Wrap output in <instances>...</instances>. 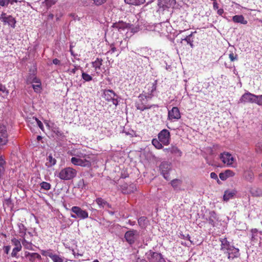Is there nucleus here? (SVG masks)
Instances as JSON below:
<instances>
[{"label":"nucleus","instance_id":"nucleus-30","mask_svg":"<svg viewBox=\"0 0 262 262\" xmlns=\"http://www.w3.org/2000/svg\"><path fill=\"white\" fill-rule=\"evenodd\" d=\"M23 238V239L22 240L21 243L23 246L27 249L32 250V244L31 242L27 241L25 238V237Z\"/></svg>","mask_w":262,"mask_h":262},{"label":"nucleus","instance_id":"nucleus-17","mask_svg":"<svg viewBox=\"0 0 262 262\" xmlns=\"http://www.w3.org/2000/svg\"><path fill=\"white\" fill-rule=\"evenodd\" d=\"M237 191L235 189L233 190H227L224 192V194L223 196L224 201L227 202L230 199H232L233 198L234 195L236 194Z\"/></svg>","mask_w":262,"mask_h":262},{"label":"nucleus","instance_id":"nucleus-27","mask_svg":"<svg viewBox=\"0 0 262 262\" xmlns=\"http://www.w3.org/2000/svg\"><path fill=\"white\" fill-rule=\"evenodd\" d=\"M103 60L101 58H97L96 60L92 62V66L95 70L100 69L102 64Z\"/></svg>","mask_w":262,"mask_h":262},{"label":"nucleus","instance_id":"nucleus-45","mask_svg":"<svg viewBox=\"0 0 262 262\" xmlns=\"http://www.w3.org/2000/svg\"><path fill=\"white\" fill-rule=\"evenodd\" d=\"M157 80L155 81L154 83H152L151 84V90H150V95H151L152 93L156 91V88H157Z\"/></svg>","mask_w":262,"mask_h":262},{"label":"nucleus","instance_id":"nucleus-28","mask_svg":"<svg viewBox=\"0 0 262 262\" xmlns=\"http://www.w3.org/2000/svg\"><path fill=\"white\" fill-rule=\"evenodd\" d=\"M124 1L125 3L128 4L140 5L143 4L145 0H124Z\"/></svg>","mask_w":262,"mask_h":262},{"label":"nucleus","instance_id":"nucleus-19","mask_svg":"<svg viewBox=\"0 0 262 262\" xmlns=\"http://www.w3.org/2000/svg\"><path fill=\"white\" fill-rule=\"evenodd\" d=\"M209 215L207 220L210 225L214 227L215 226V221L217 220L216 214L214 211H209Z\"/></svg>","mask_w":262,"mask_h":262},{"label":"nucleus","instance_id":"nucleus-38","mask_svg":"<svg viewBox=\"0 0 262 262\" xmlns=\"http://www.w3.org/2000/svg\"><path fill=\"white\" fill-rule=\"evenodd\" d=\"M52 260L53 262H63V258L59 255L53 254L51 257Z\"/></svg>","mask_w":262,"mask_h":262},{"label":"nucleus","instance_id":"nucleus-14","mask_svg":"<svg viewBox=\"0 0 262 262\" xmlns=\"http://www.w3.org/2000/svg\"><path fill=\"white\" fill-rule=\"evenodd\" d=\"M168 118L171 121L179 119L181 118V114L179 108L177 107H173L171 110L168 111Z\"/></svg>","mask_w":262,"mask_h":262},{"label":"nucleus","instance_id":"nucleus-51","mask_svg":"<svg viewBox=\"0 0 262 262\" xmlns=\"http://www.w3.org/2000/svg\"><path fill=\"white\" fill-rule=\"evenodd\" d=\"M254 174L252 172H248L246 176V179L249 181H251L253 179Z\"/></svg>","mask_w":262,"mask_h":262},{"label":"nucleus","instance_id":"nucleus-20","mask_svg":"<svg viewBox=\"0 0 262 262\" xmlns=\"http://www.w3.org/2000/svg\"><path fill=\"white\" fill-rule=\"evenodd\" d=\"M3 22L5 24H8L13 28H14L15 27V19L11 15H8L6 17L4 18V19L3 21Z\"/></svg>","mask_w":262,"mask_h":262},{"label":"nucleus","instance_id":"nucleus-50","mask_svg":"<svg viewBox=\"0 0 262 262\" xmlns=\"http://www.w3.org/2000/svg\"><path fill=\"white\" fill-rule=\"evenodd\" d=\"M96 5L99 6L103 4L106 2V0H92Z\"/></svg>","mask_w":262,"mask_h":262},{"label":"nucleus","instance_id":"nucleus-16","mask_svg":"<svg viewBox=\"0 0 262 262\" xmlns=\"http://www.w3.org/2000/svg\"><path fill=\"white\" fill-rule=\"evenodd\" d=\"M220 242H221V249L224 251L225 253H227L231 250V248L233 246H231L229 242L227 240L226 238H220Z\"/></svg>","mask_w":262,"mask_h":262},{"label":"nucleus","instance_id":"nucleus-22","mask_svg":"<svg viewBox=\"0 0 262 262\" xmlns=\"http://www.w3.org/2000/svg\"><path fill=\"white\" fill-rule=\"evenodd\" d=\"M136 190V188L134 184L126 186L125 185L122 187V192L125 194H129L134 192Z\"/></svg>","mask_w":262,"mask_h":262},{"label":"nucleus","instance_id":"nucleus-49","mask_svg":"<svg viewBox=\"0 0 262 262\" xmlns=\"http://www.w3.org/2000/svg\"><path fill=\"white\" fill-rule=\"evenodd\" d=\"M257 152H262V142L258 143L256 145Z\"/></svg>","mask_w":262,"mask_h":262},{"label":"nucleus","instance_id":"nucleus-62","mask_svg":"<svg viewBox=\"0 0 262 262\" xmlns=\"http://www.w3.org/2000/svg\"><path fill=\"white\" fill-rule=\"evenodd\" d=\"M224 13V10L223 9H220L217 10V14L220 15H222Z\"/></svg>","mask_w":262,"mask_h":262},{"label":"nucleus","instance_id":"nucleus-58","mask_svg":"<svg viewBox=\"0 0 262 262\" xmlns=\"http://www.w3.org/2000/svg\"><path fill=\"white\" fill-rule=\"evenodd\" d=\"M53 63L56 65L60 64V61L57 58H55L53 60Z\"/></svg>","mask_w":262,"mask_h":262},{"label":"nucleus","instance_id":"nucleus-26","mask_svg":"<svg viewBox=\"0 0 262 262\" xmlns=\"http://www.w3.org/2000/svg\"><path fill=\"white\" fill-rule=\"evenodd\" d=\"M18 227L19 229V233H20V236L21 237H25V235L26 234L27 229L24 224L21 223L18 224Z\"/></svg>","mask_w":262,"mask_h":262},{"label":"nucleus","instance_id":"nucleus-25","mask_svg":"<svg viewBox=\"0 0 262 262\" xmlns=\"http://www.w3.org/2000/svg\"><path fill=\"white\" fill-rule=\"evenodd\" d=\"M77 186L79 188L87 190L88 189V183L82 179L78 181Z\"/></svg>","mask_w":262,"mask_h":262},{"label":"nucleus","instance_id":"nucleus-9","mask_svg":"<svg viewBox=\"0 0 262 262\" xmlns=\"http://www.w3.org/2000/svg\"><path fill=\"white\" fill-rule=\"evenodd\" d=\"M116 94L112 90H104L103 91V97L107 101H112L113 104L117 105L118 103V101L117 98H115Z\"/></svg>","mask_w":262,"mask_h":262},{"label":"nucleus","instance_id":"nucleus-64","mask_svg":"<svg viewBox=\"0 0 262 262\" xmlns=\"http://www.w3.org/2000/svg\"><path fill=\"white\" fill-rule=\"evenodd\" d=\"M79 67H75V68L74 69H73L71 71V72H72V73L73 74H75L76 71L78 70V68H79Z\"/></svg>","mask_w":262,"mask_h":262},{"label":"nucleus","instance_id":"nucleus-1","mask_svg":"<svg viewBox=\"0 0 262 262\" xmlns=\"http://www.w3.org/2000/svg\"><path fill=\"white\" fill-rule=\"evenodd\" d=\"M239 102L244 103H255L259 105H262V95L257 96L247 92L242 95Z\"/></svg>","mask_w":262,"mask_h":262},{"label":"nucleus","instance_id":"nucleus-60","mask_svg":"<svg viewBox=\"0 0 262 262\" xmlns=\"http://www.w3.org/2000/svg\"><path fill=\"white\" fill-rule=\"evenodd\" d=\"M167 1H168L170 3V6H173L176 3V0H166Z\"/></svg>","mask_w":262,"mask_h":262},{"label":"nucleus","instance_id":"nucleus-48","mask_svg":"<svg viewBox=\"0 0 262 262\" xmlns=\"http://www.w3.org/2000/svg\"><path fill=\"white\" fill-rule=\"evenodd\" d=\"M53 131L58 136H62L63 133L59 130L58 128L54 127L53 129Z\"/></svg>","mask_w":262,"mask_h":262},{"label":"nucleus","instance_id":"nucleus-3","mask_svg":"<svg viewBox=\"0 0 262 262\" xmlns=\"http://www.w3.org/2000/svg\"><path fill=\"white\" fill-rule=\"evenodd\" d=\"M71 211L75 213V214H71V217L74 219L79 218L81 220H84L89 217L88 212L78 206L72 207Z\"/></svg>","mask_w":262,"mask_h":262},{"label":"nucleus","instance_id":"nucleus-56","mask_svg":"<svg viewBox=\"0 0 262 262\" xmlns=\"http://www.w3.org/2000/svg\"><path fill=\"white\" fill-rule=\"evenodd\" d=\"M74 155L75 156L74 157H77V158H84V156H85V155H83V154L82 153H78V152H77L76 154H74Z\"/></svg>","mask_w":262,"mask_h":262},{"label":"nucleus","instance_id":"nucleus-59","mask_svg":"<svg viewBox=\"0 0 262 262\" xmlns=\"http://www.w3.org/2000/svg\"><path fill=\"white\" fill-rule=\"evenodd\" d=\"M7 16L6 15V13L5 12H2L1 16H0V20L3 21L4 19V18L6 17Z\"/></svg>","mask_w":262,"mask_h":262},{"label":"nucleus","instance_id":"nucleus-5","mask_svg":"<svg viewBox=\"0 0 262 262\" xmlns=\"http://www.w3.org/2000/svg\"><path fill=\"white\" fill-rule=\"evenodd\" d=\"M159 167L163 177L167 180H169V171L171 169V163L166 161L162 162Z\"/></svg>","mask_w":262,"mask_h":262},{"label":"nucleus","instance_id":"nucleus-42","mask_svg":"<svg viewBox=\"0 0 262 262\" xmlns=\"http://www.w3.org/2000/svg\"><path fill=\"white\" fill-rule=\"evenodd\" d=\"M21 249L14 248L12 250V253H11V256L14 257H18L17 256V253L21 251Z\"/></svg>","mask_w":262,"mask_h":262},{"label":"nucleus","instance_id":"nucleus-43","mask_svg":"<svg viewBox=\"0 0 262 262\" xmlns=\"http://www.w3.org/2000/svg\"><path fill=\"white\" fill-rule=\"evenodd\" d=\"M257 232H258V231L256 229H251V232L252 233L251 240H254V239H256Z\"/></svg>","mask_w":262,"mask_h":262},{"label":"nucleus","instance_id":"nucleus-21","mask_svg":"<svg viewBox=\"0 0 262 262\" xmlns=\"http://www.w3.org/2000/svg\"><path fill=\"white\" fill-rule=\"evenodd\" d=\"M234 174V172L232 170H226L224 172H221L219 174V177L222 181H225L228 178L233 176Z\"/></svg>","mask_w":262,"mask_h":262},{"label":"nucleus","instance_id":"nucleus-15","mask_svg":"<svg viewBox=\"0 0 262 262\" xmlns=\"http://www.w3.org/2000/svg\"><path fill=\"white\" fill-rule=\"evenodd\" d=\"M95 202L98 205L100 209L106 210L108 208H112L111 205L102 198L99 197L96 198Z\"/></svg>","mask_w":262,"mask_h":262},{"label":"nucleus","instance_id":"nucleus-23","mask_svg":"<svg viewBox=\"0 0 262 262\" xmlns=\"http://www.w3.org/2000/svg\"><path fill=\"white\" fill-rule=\"evenodd\" d=\"M232 20L234 23H241L246 25L247 21L245 19L244 17L242 15H236L232 17Z\"/></svg>","mask_w":262,"mask_h":262},{"label":"nucleus","instance_id":"nucleus-54","mask_svg":"<svg viewBox=\"0 0 262 262\" xmlns=\"http://www.w3.org/2000/svg\"><path fill=\"white\" fill-rule=\"evenodd\" d=\"M6 164V161L3 156L0 157V167L5 166Z\"/></svg>","mask_w":262,"mask_h":262},{"label":"nucleus","instance_id":"nucleus-6","mask_svg":"<svg viewBox=\"0 0 262 262\" xmlns=\"http://www.w3.org/2000/svg\"><path fill=\"white\" fill-rule=\"evenodd\" d=\"M147 258L150 262H164L165 260L162 255L158 252H153L151 250L146 253Z\"/></svg>","mask_w":262,"mask_h":262},{"label":"nucleus","instance_id":"nucleus-12","mask_svg":"<svg viewBox=\"0 0 262 262\" xmlns=\"http://www.w3.org/2000/svg\"><path fill=\"white\" fill-rule=\"evenodd\" d=\"M71 162L73 164L77 166L87 167H90L91 166V162L90 161L77 157H72Z\"/></svg>","mask_w":262,"mask_h":262},{"label":"nucleus","instance_id":"nucleus-61","mask_svg":"<svg viewBox=\"0 0 262 262\" xmlns=\"http://www.w3.org/2000/svg\"><path fill=\"white\" fill-rule=\"evenodd\" d=\"M5 171V166H1L0 167V174L3 175Z\"/></svg>","mask_w":262,"mask_h":262},{"label":"nucleus","instance_id":"nucleus-63","mask_svg":"<svg viewBox=\"0 0 262 262\" xmlns=\"http://www.w3.org/2000/svg\"><path fill=\"white\" fill-rule=\"evenodd\" d=\"M163 151L167 154L170 153V147L164 148Z\"/></svg>","mask_w":262,"mask_h":262},{"label":"nucleus","instance_id":"nucleus-47","mask_svg":"<svg viewBox=\"0 0 262 262\" xmlns=\"http://www.w3.org/2000/svg\"><path fill=\"white\" fill-rule=\"evenodd\" d=\"M33 119H34V120H35V121L36 122V123H37V125H38V127H39L40 129H43V124L42 123V122H41L40 120H38L37 118H36V117H33Z\"/></svg>","mask_w":262,"mask_h":262},{"label":"nucleus","instance_id":"nucleus-57","mask_svg":"<svg viewBox=\"0 0 262 262\" xmlns=\"http://www.w3.org/2000/svg\"><path fill=\"white\" fill-rule=\"evenodd\" d=\"M11 249L10 246H6L4 247V250L6 254H8Z\"/></svg>","mask_w":262,"mask_h":262},{"label":"nucleus","instance_id":"nucleus-7","mask_svg":"<svg viewBox=\"0 0 262 262\" xmlns=\"http://www.w3.org/2000/svg\"><path fill=\"white\" fill-rule=\"evenodd\" d=\"M159 141L165 145H168L170 143V132L166 129L162 130L158 135Z\"/></svg>","mask_w":262,"mask_h":262},{"label":"nucleus","instance_id":"nucleus-41","mask_svg":"<svg viewBox=\"0 0 262 262\" xmlns=\"http://www.w3.org/2000/svg\"><path fill=\"white\" fill-rule=\"evenodd\" d=\"M182 40H184V41H186L187 44H189L192 48H193V47H194V45L193 43V40L191 38L186 36L184 39H182Z\"/></svg>","mask_w":262,"mask_h":262},{"label":"nucleus","instance_id":"nucleus-53","mask_svg":"<svg viewBox=\"0 0 262 262\" xmlns=\"http://www.w3.org/2000/svg\"><path fill=\"white\" fill-rule=\"evenodd\" d=\"M210 177H211V178H212L213 179L217 180V182L219 183L220 181L218 179V177H217V174L215 172H212L210 173Z\"/></svg>","mask_w":262,"mask_h":262},{"label":"nucleus","instance_id":"nucleus-33","mask_svg":"<svg viewBox=\"0 0 262 262\" xmlns=\"http://www.w3.org/2000/svg\"><path fill=\"white\" fill-rule=\"evenodd\" d=\"M11 242L13 244V245L15 246L14 248L21 249L22 246L19 240L17 239L16 238H13L11 239Z\"/></svg>","mask_w":262,"mask_h":262},{"label":"nucleus","instance_id":"nucleus-36","mask_svg":"<svg viewBox=\"0 0 262 262\" xmlns=\"http://www.w3.org/2000/svg\"><path fill=\"white\" fill-rule=\"evenodd\" d=\"M33 82L37 83V84H33L32 87L35 92H38L40 88V82L38 81L36 77L33 78Z\"/></svg>","mask_w":262,"mask_h":262},{"label":"nucleus","instance_id":"nucleus-32","mask_svg":"<svg viewBox=\"0 0 262 262\" xmlns=\"http://www.w3.org/2000/svg\"><path fill=\"white\" fill-rule=\"evenodd\" d=\"M147 218L145 216H141L140 217L138 220V224L141 228H145L146 226V222Z\"/></svg>","mask_w":262,"mask_h":262},{"label":"nucleus","instance_id":"nucleus-11","mask_svg":"<svg viewBox=\"0 0 262 262\" xmlns=\"http://www.w3.org/2000/svg\"><path fill=\"white\" fill-rule=\"evenodd\" d=\"M8 141V133L6 127L4 125L0 126V149L3 146L7 144Z\"/></svg>","mask_w":262,"mask_h":262},{"label":"nucleus","instance_id":"nucleus-18","mask_svg":"<svg viewBox=\"0 0 262 262\" xmlns=\"http://www.w3.org/2000/svg\"><path fill=\"white\" fill-rule=\"evenodd\" d=\"M228 258L229 259H233L234 257H237L239 255V249L234 247L231 248V250L227 252Z\"/></svg>","mask_w":262,"mask_h":262},{"label":"nucleus","instance_id":"nucleus-44","mask_svg":"<svg viewBox=\"0 0 262 262\" xmlns=\"http://www.w3.org/2000/svg\"><path fill=\"white\" fill-rule=\"evenodd\" d=\"M28 256H30L31 258H36L38 259H41V256L37 253H28Z\"/></svg>","mask_w":262,"mask_h":262},{"label":"nucleus","instance_id":"nucleus-55","mask_svg":"<svg viewBox=\"0 0 262 262\" xmlns=\"http://www.w3.org/2000/svg\"><path fill=\"white\" fill-rule=\"evenodd\" d=\"M237 56H234L233 53H230L229 55V57L231 61H233L234 60L237 59Z\"/></svg>","mask_w":262,"mask_h":262},{"label":"nucleus","instance_id":"nucleus-34","mask_svg":"<svg viewBox=\"0 0 262 262\" xmlns=\"http://www.w3.org/2000/svg\"><path fill=\"white\" fill-rule=\"evenodd\" d=\"M41 189L49 190L51 189V185L50 183L46 182H42L40 184Z\"/></svg>","mask_w":262,"mask_h":262},{"label":"nucleus","instance_id":"nucleus-37","mask_svg":"<svg viewBox=\"0 0 262 262\" xmlns=\"http://www.w3.org/2000/svg\"><path fill=\"white\" fill-rule=\"evenodd\" d=\"M170 183L174 188H177L181 184V181L179 179H174L172 180Z\"/></svg>","mask_w":262,"mask_h":262},{"label":"nucleus","instance_id":"nucleus-4","mask_svg":"<svg viewBox=\"0 0 262 262\" xmlns=\"http://www.w3.org/2000/svg\"><path fill=\"white\" fill-rule=\"evenodd\" d=\"M220 158L222 162L228 166L234 167L233 164L235 162V159L228 152H224L220 154Z\"/></svg>","mask_w":262,"mask_h":262},{"label":"nucleus","instance_id":"nucleus-35","mask_svg":"<svg viewBox=\"0 0 262 262\" xmlns=\"http://www.w3.org/2000/svg\"><path fill=\"white\" fill-rule=\"evenodd\" d=\"M170 154L178 155L179 156H181L182 152L178 148V147L176 146H171L170 147Z\"/></svg>","mask_w":262,"mask_h":262},{"label":"nucleus","instance_id":"nucleus-10","mask_svg":"<svg viewBox=\"0 0 262 262\" xmlns=\"http://www.w3.org/2000/svg\"><path fill=\"white\" fill-rule=\"evenodd\" d=\"M146 98V96H144L143 95H140L139 96V101L136 102L135 106L137 110H139L141 111H143L146 110L150 109L154 106H156V105L155 104L152 105H146L143 101H145V99Z\"/></svg>","mask_w":262,"mask_h":262},{"label":"nucleus","instance_id":"nucleus-52","mask_svg":"<svg viewBox=\"0 0 262 262\" xmlns=\"http://www.w3.org/2000/svg\"><path fill=\"white\" fill-rule=\"evenodd\" d=\"M8 0H0V6L2 7L7 6L9 4Z\"/></svg>","mask_w":262,"mask_h":262},{"label":"nucleus","instance_id":"nucleus-24","mask_svg":"<svg viewBox=\"0 0 262 262\" xmlns=\"http://www.w3.org/2000/svg\"><path fill=\"white\" fill-rule=\"evenodd\" d=\"M47 162H46V166L48 167H52L56 163V160L55 158L50 155L47 158Z\"/></svg>","mask_w":262,"mask_h":262},{"label":"nucleus","instance_id":"nucleus-39","mask_svg":"<svg viewBox=\"0 0 262 262\" xmlns=\"http://www.w3.org/2000/svg\"><path fill=\"white\" fill-rule=\"evenodd\" d=\"M41 254L45 256H49L51 258L53 253L52 252V250L49 249L47 250H41Z\"/></svg>","mask_w":262,"mask_h":262},{"label":"nucleus","instance_id":"nucleus-13","mask_svg":"<svg viewBox=\"0 0 262 262\" xmlns=\"http://www.w3.org/2000/svg\"><path fill=\"white\" fill-rule=\"evenodd\" d=\"M132 25L129 23H126L122 20H119L113 24L112 28L116 29L119 32L124 31L125 29L130 28Z\"/></svg>","mask_w":262,"mask_h":262},{"label":"nucleus","instance_id":"nucleus-29","mask_svg":"<svg viewBox=\"0 0 262 262\" xmlns=\"http://www.w3.org/2000/svg\"><path fill=\"white\" fill-rule=\"evenodd\" d=\"M9 91L7 90L5 85L0 83V96L6 97L8 96Z\"/></svg>","mask_w":262,"mask_h":262},{"label":"nucleus","instance_id":"nucleus-31","mask_svg":"<svg viewBox=\"0 0 262 262\" xmlns=\"http://www.w3.org/2000/svg\"><path fill=\"white\" fill-rule=\"evenodd\" d=\"M152 145L158 149H160L163 148L162 144L158 139H153L152 140Z\"/></svg>","mask_w":262,"mask_h":262},{"label":"nucleus","instance_id":"nucleus-40","mask_svg":"<svg viewBox=\"0 0 262 262\" xmlns=\"http://www.w3.org/2000/svg\"><path fill=\"white\" fill-rule=\"evenodd\" d=\"M81 76L85 81H90L92 80V77L84 72H82Z\"/></svg>","mask_w":262,"mask_h":262},{"label":"nucleus","instance_id":"nucleus-2","mask_svg":"<svg viewBox=\"0 0 262 262\" xmlns=\"http://www.w3.org/2000/svg\"><path fill=\"white\" fill-rule=\"evenodd\" d=\"M77 174V171L71 167H66L59 172L58 177L63 180H70L73 179Z\"/></svg>","mask_w":262,"mask_h":262},{"label":"nucleus","instance_id":"nucleus-46","mask_svg":"<svg viewBox=\"0 0 262 262\" xmlns=\"http://www.w3.org/2000/svg\"><path fill=\"white\" fill-rule=\"evenodd\" d=\"M56 0H46V4L47 7H50L56 3Z\"/></svg>","mask_w":262,"mask_h":262},{"label":"nucleus","instance_id":"nucleus-8","mask_svg":"<svg viewBox=\"0 0 262 262\" xmlns=\"http://www.w3.org/2000/svg\"><path fill=\"white\" fill-rule=\"evenodd\" d=\"M139 236V232L136 230H130L126 231L124 234L126 241L130 245L134 244Z\"/></svg>","mask_w":262,"mask_h":262}]
</instances>
